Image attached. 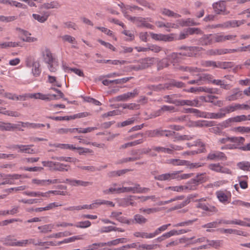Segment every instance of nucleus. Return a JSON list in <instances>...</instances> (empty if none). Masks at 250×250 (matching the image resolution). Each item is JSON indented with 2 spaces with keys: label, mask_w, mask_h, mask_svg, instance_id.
<instances>
[{
  "label": "nucleus",
  "mask_w": 250,
  "mask_h": 250,
  "mask_svg": "<svg viewBox=\"0 0 250 250\" xmlns=\"http://www.w3.org/2000/svg\"><path fill=\"white\" fill-rule=\"evenodd\" d=\"M155 58L147 57L144 59H139L136 63L131 65V69L135 71H140L146 69L150 67L154 62Z\"/></svg>",
  "instance_id": "f257e3e1"
},
{
  "label": "nucleus",
  "mask_w": 250,
  "mask_h": 250,
  "mask_svg": "<svg viewBox=\"0 0 250 250\" xmlns=\"http://www.w3.org/2000/svg\"><path fill=\"white\" fill-rule=\"evenodd\" d=\"M204 173L197 174L196 177L189 181L184 186L185 189L194 190L196 189L197 187L204 181Z\"/></svg>",
  "instance_id": "f03ea898"
},
{
  "label": "nucleus",
  "mask_w": 250,
  "mask_h": 250,
  "mask_svg": "<svg viewBox=\"0 0 250 250\" xmlns=\"http://www.w3.org/2000/svg\"><path fill=\"white\" fill-rule=\"evenodd\" d=\"M214 12L217 15H227L229 13L226 8V1L220 0L212 4Z\"/></svg>",
  "instance_id": "7ed1b4c3"
},
{
  "label": "nucleus",
  "mask_w": 250,
  "mask_h": 250,
  "mask_svg": "<svg viewBox=\"0 0 250 250\" xmlns=\"http://www.w3.org/2000/svg\"><path fill=\"white\" fill-rule=\"evenodd\" d=\"M140 197L134 195H129L121 199L120 204L121 206L126 207L129 206H136V200L139 199Z\"/></svg>",
  "instance_id": "20e7f679"
},
{
  "label": "nucleus",
  "mask_w": 250,
  "mask_h": 250,
  "mask_svg": "<svg viewBox=\"0 0 250 250\" xmlns=\"http://www.w3.org/2000/svg\"><path fill=\"white\" fill-rule=\"evenodd\" d=\"M33 145H13L10 147L11 149H18V152L25 153L28 154H34L35 151L31 147L33 146Z\"/></svg>",
  "instance_id": "39448f33"
},
{
  "label": "nucleus",
  "mask_w": 250,
  "mask_h": 250,
  "mask_svg": "<svg viewBox=\"0 0 250 250\" xmlns=\"http://www.w3.org/2000/svg\"><path fill=\"white\" fill-rule=\"evenodd\" d=\"M0 130L1 131H14L16 129L19 131H23V129L20 127L19 124H12L8 122H2Z\"/></svg>",
  "instance_id": "423d86ee"
},
{
  "label": "nucleus",
  "mask_w": 250,
  "mask_h": 250,
  "mask_svg": "<svg viewBox=\"0 0 250 250\" xmlns=\"http://www.w3.org/2000/svg\"><path fill=\"white\" fill-rule=\"evenodd\" d=\"M199 48V47L196 46L189 47L188 49H187L184 52L172 53L171 57L173 59H175L178 58L180 55L191 57L193 56V53L192 51L194 50L199 51V50H198Z\"/></svg>",
  "instance_id": "0eeeda50"
},
{
  "label": "nucleus",
  "mask_w": 250,
  "mask_h": 250,
  "mask_svg": "<svg viewBox=\"0 0 250 250\" xmlns=\"http://www.w3.org/2000/svg\"><path fill=\"white\" fill-rule=\"evenodd\" d=\"M181 172V171H177L171 173H167L159 175L157 176H155L154 177V179L156 180L159 181H166L169 180L170 179H176L178 178L177 177H176V175L180 173Z\"/></svg>",
  "instance_id": "6e6552de"
},
{
  "label": "nucleus",
  "mask_w": 250,
  "mask_h": 250,
  "mask_svg": "<svg viewBox=\"0 0 250 250\" xmlns=\"http://www.w3.org/2000/svg\"><path fill=\"white\" fill-rule=\"evenodd\" d=\"M186 84L182 82L177 81L175 79H171L168 82L166 83L167 90H171L173 87L181 88L185 87Z\"/></svg>",
  "instance_id": "1a4fd4ad"
},
{
  "label": "nucleus",
  "mask_w": 250,
  "mask_h": 250,
  "mask_svg": "<svg viewBox=\"0 0 250 250\" xmlns=\"http://www.w3.org/2000/svg\"><path fill=\"white\" fill-rule=\"evenodd\" d=\"M146 20L151 22L150 18H147L146 19L142 17H138L136 19V25L139 27H145L149 29H153L154 27L153 25L149 23H147L146 22Z\"/></svg>",
  "instance_id": "9d476101"
},
{
  "label": "nucleus",
  "mask_w": 250,
  "mask_h": 250,
  "mask_svg": "<svg viewBox=\"0 0 250 250\" xmlns=\"http://www.w3.org/2000/svg\"><path fill=\"white\" fill-rule=\"evenodd\" d=\"M207 159L211 160H227V157L224 153L216 151L214 153H209L207 156Z\"/></svg>",
  "instance_id": "9b49d317"
},
{
  "label": "nucleus",
  "mask_w": 250,
  "mask_h": 250,
  "mask_svg": "<svg viewBox=\"0 0 250 250\" xmlns=\"http://www.w3.org/2000/svg\"><path fill=\"white\" fill-rule=\"evenodd\" d=\"M42 55L43 60L46 63L50 64L52 62H54L56 59L53 57L50 50L48 48L45 49L44 51L42 52Z\"/></svg>",
  "instance_id": "f8f14e48"
},
{
  "label": "nucleus",
  "mask_w": 250,
  "mask_h": 250,
  "mask_svg": "<svg viewBox=\"0 0 250 250\" xmlns=\"http://www.w3.org/2000/svg\"><path fill=\"white\" fill-rule=\"evenodd\" d=\"M225 22V26L226 28H235L239 27L240 25L244 24L246 22L245 20H242L240 21L238 20H231L227 21Z\"/></svg>",
  "instance_id": "ddd939ff"
},
{
  "label": "nucleus",
  "mask_w": 250,
  "mask_h": 250,
  "mask_svg": "<svg viewBox=\"0 0 250 250\" xmlns=\"http://www.w3.org/2000/svg\"><path fill=\"white\" fill-rule=\"evenodd\" d=\"M232 94L226 98L229 101H235L242 98L243 92L239 88H235L232 90Z\"/></svg>",
  "instance_id": "4468645a"
},
{
  "label": "nucleus",
  "mask_w": 250,
  "mask_h": 250,
  "mask_svg": "<svg viewBox=\"0 0 250 250\" xmlns=\"http://www.w3.org/2000/svg\"><path fill=\"white\" fill-rule=\"evenodd\" d=\"M212 34L204 35L199 40V44L201 45H208L212 43L211 38Z\"/></svg>",
  "instance_id": "2eb2a0df"
},
{
  "label": "nucleus",
  "mask_w": 250,
  "mask_h": 250,
  "mask_svg": "<svg viewBox=\"0 0 250 250\" xmlns=\"http://www.w3.org/2000/svg\"><path fill=\"white\" fill-rule=\"evenodd\" d=\"M165 131L158 128L154 130H148L146 132V134L149 137H162L164 136V132Z\"/></svg>",
  "instance_id": "dca6fc26"
},
{
  "label": "nucleus",
  "mask_w": 250,
  "mask_h": 250,
  "mask_svg": "<svg viewBox=\"0 0 250 250\" xmlns=\"http://www.w3.org/2000/svg\"><path fill=\"white\" fill-rule=\"evenodd\" d=\"M224 117V113L222 111L218 113H207L204 112L203 118L208 119H221Z\"/></svg>",
  "instance_id": "f3484780"
},
{
  "label": "nucleus",
  "mask_w": 250,
  "mask_h": 250,
  "mask_svg": "<svg viewBox=\"0 0 250 250\" xmlns=\"http://www.w3.org/2000/svg\"><path fill=\"white\" fill-rule=\"evenodd\" d=\"M32 67V73L33 76L35 77H39L42 72L41 64L39 61H37L35 62L34 64H33V65Z\"/></svg>",
  "instance_id": "a211bd4d"
},
{
  "label": "nucleus",
  "mask_w": 250,
  "mask_h": 250,
  "mask_svg": "<svg viewBox=\"0 0 250 250\" xmlns=\"http://www.w3.org/2000/svg\"><path fill=\"white\" fill-rule=\"evenodd\" d=\"M248 120L247 116L245 115H242L240 116H237L233 118H229L225 121V123L229 124L232 122H240L242 121H245Z\"/></svg>",
  "instance_id": "6ab92c4d"
},
{
  "label": "nucleus",
  "mask_w": 250,
  "mask_h": 250,
  "mask_svg": "<svg viewBox=\"0 0 250 250\" xmlns=\"http://www.w3.org/2000/svg\"><path fill=\"white\" fill-rule=\"evenodd\" d=\"M226 51L224 49H209L207 51L206 54L210 56L220 55L226 54Z\"/></svg>",
  "instance_id": "aec40b11"
},
{
  "label": "nucleus",
  "mask_w": 250,
  "mask_h": 250,
  "mask_svg": "<svg viewBox=\"0 0 250 250\" xmlns=\"http://www.w3.org/2000/svg\"><path fill=\"white\" fill-rule=\"evenodd\" d=\"M161 11L162 14L169 17H175L176 18L181 17L180 15L174 13L172 11L167 8H162L161 9Z\"/></svg>",
  "instance_id": "412c9836"
},
{
  "label": "nucleus",
  "mask_w": 250,
  "mask_h": 250,
  "mask_svg": "<svg viewBox=\"0 0 250 250\" xmlns=\"http://www.w3.org/2000/svg\"><path fill=\"white\" fill-rule=\"evenodd\" d=\"M147 221V220L142 215L137 214L134 216V219L131 220V223H134L135 222L136 223L139 224H143L146 223Z\"/></svg>",
  "instance_id": "4be33fe9"
},
{
  "label": "nucleus",
  "mask_w": 250,
  "mask_h": 250,
  "mask_svg": "<svg viewBox=\"0 0 250 250\" xmlns=\"http://www.w3.org/2000/svg\"><path fill=\"white\" fill-rule=\"evenodd\" d=\"M168 163L171 164L174 166H187V164H188V161L177 159H171L168 160Z\"/></svg>",
  "instance_id": "5701e85b"
},
{
  "label": "nucleus",
  "mask_w": 250,
  "mask_h": 250,
  "mask_svg": "<svg viewBox=\"0 0 250 250\" xmlns=\"http://www.w3.org/2000/svg\"><path fill=\"white\" fill-rule=\"evenodd\" d=\"M216 195L219 201L225 204L228 200V196L222 190L217 191L216 192Z\"/></svg>",
  "instance_id": "b1692460"
},
{
  "label": "nucleus",
  "mask_w": 250,
  "mask_h": 250,
  "mask_svg": "<svg viewBox=\"0 0 250 250\" xmlns=\"http://www.w3.org/2000/svg\"><path fill=\"white\" fill-rule=\"evenodd\" d=\"M185 113H193L198 117L203 118L204 116V112H202L197 109L188 108L185 109Z\"/></svg>",
  "instance_id": "393cba45"
},
{
  "label": "nucleus",
  "mask_w": 250,
  "mask_h": 250,
  "mask_svg": "<svg viewBox=\"0 0 250 250\" xmlns=\"http://www.w3.org/2000/svg\"><path fill=\"white\" fill-rule=\"evenodd\" d=\"M169 62L167 59L164 58L157 62V69L159 71L163 69L165 67H167L169 66Z\"/></svg>",
  "instance_id": "a878e982"
},
{
  "label": "nucleus",
  "mask_w": 250,
  "mask_h": 250,
  "mask_svg": "<svg viewBox=\"0 0 250 250\" xmlns=\"http://www.w3.org/2000/svg\"><path fill=\"white\" fill-rule=\"evenodd\" d=\"M33 18L41 23H43L47 21L49 15L47 13L44 14L43 15H40L36 14H32Z\"/></svg>",
  "instance_id": "bb28decb"
},
{
  "label": "nucleus",
  "mask_w": 250,
  "mask_h": 250,
  "mask_svg": "<svg viewBox=\"0 0 250 250\" xmlns=\"http://www.w3.org/2000/svg\"><path fill=\"white\" fill-rule=\"evenodd\" d=\"M93 183L91 182L88 181H83L79 180H74L72 182V186H81L82 187H87L89 186H91Z\"/></svg>",
  "instance_id": "cd10ccee"
},
{
  "label": "nucleus",
  "mask_w": 250,
  "mask_h": 250,
  "mask_svg": "<svg viewBox=\"0 0 250 250\" xmlns=\"http://www.w3.org/2000/svg\"><path fill=\"white\" fill-rule=\"evenodd\" d=\"M52 158L60 161H65L73 163H76L79 161V160L77 159L70 157H53Z\"/></svg>",
  "instance_id": "c85d7f7f"
},
{
  "label": "nucleus",
  "mask_w": 250,
  "mask_h": 250,
  "mask_svg": "<svg viewBox=\"0 0 250 250\" xmlns=\"http://www.w3.org/2000/svg\"><path fill=\"white\" fill-rule=\"evenodd\" d=\"M233 66V62H217V68H220L222 69H227L229 68H231Z\"/></svg>",
  "instance_id": "c756f323"
},
{
  "label": "nucleus",
  "mask_w": 250,
  "mask_h": 250,
  "mask_svg": "<svg viewBox=\"0 0 250 250\" xmlns=\"http://www.w3.org/2000/svg\"><path fill=\"white\" fill-rule=\"evenodd\" d=\"M199 101L198 99L193 100H183V105H187L191 106L199 107L201 104L199 103Z\"/></svg>",
  "instance_id": "7c9ffc66"
},
{
  "label": "nucleus",
  "mask_w": 250,
  "mask_h": 250,
  "mask_svg": "<svg viewBox=\"0 0 250 250\" xmlns=\"http://www.w3.org/2000/svg\"><path fill=\"white\" fill-rule=\"evenodd\" d=\"M69 167V166L67 165H65L63 164L60 163L58 162H55L54 165V169L55 170L59 171H67L68 169L65 168V167Z\"/></svg>",
  "instance_id": "2f4dec72"
},
{
  "label": "nucleus",
  "mask_w": 250,
  "mask_h": 250,
  "mask_svg": "<svg viewBox=\"0 0 250 250\" xmlns=\"http://www.w3.org/2000/svg\"><path fill=\"white\" fill-rule=\"evenodd\" d=\"M231 139H234V141L231 142L234 143L235 145H237V146L239 147L238 149L240 150V148L242 146L241 145L244 144L245 139L243 137H232Z\"/></svg>",
  "instance_id": "473e14b6"
},
{
  "label": "nucleus",
  "mask_w": 250,
  "mask_h": 250,
  "mask_svg": "<svg viewBox=\"0 0 250 250\" xmlns=\"http://www.w3.org/2000/svg\"><path fill=\"white\" fill-rule=\"evenodd\" d=\"M81 239H82V238L81 236H79V235L74 236L71 237H69V238L65 239L63 241L58 242V244L61 245L62 244L70 243V242H74L77 240H81Z\"/></svg>",
  "instance_id": "72a5a7b5"
},
{
  "label": "nucleus",
  "mask_w": 250,
  "mask_h": 250,
  "mask_svg": "<svg viewBox=\"0 0 250 250\" xmlns=\"http://www.w3.org/2000/svg\"><path fill=\"white\" fill-rule=\"evenodd\" d=\"M0 242L5 246H13L14 241V239L11 238V236L9 235L5 238H1Z\"/></svg>",
  "instance_id": "f704fd0d"
},
{
  "label": "nucleus",
  "mask_w": 250,
  "mask_h": 250,
  "mask_svg": "<svg viewBox=\"0 0 250 250\" xmlns=\"http://www.w3.org/2000/svg\"><path fill=\"white\" fill-rule=\"evenodd\" d=\"M60 4L58 1H53L49 3H45L43 4L44 8L47 9L51 8H58L60 7Z\"/></svg>",
  "instance_id": "c9c22d12"
},
{
  "label": "nucleus",
  "mask_w": 250,
  "mask_h": 250,
  "mask_svg": "<svg viewBox=\"0 0 250 250\" xmlns=\"http://www.w3.org/2000/svg\"><path fill=\"white\" fill-rule=\"evenodd\" d=\"M236 110L235 106L234 105H229L226 107L221 108L219 109L220 111H222L224 113V117L227 113H229Z\"/></svg>",
  "instance_id": "e433bc0d"
},
{
  "label": "nucleus",
  "mask_w": 250,
  "mask_h": 250,
  "mask_svg": "<svg viewBox=\"0 0 250 250\" xmlns=\"http://www.w3.org/2000/svg\"><path fill=\"white\" fill-rule=\"evenodd\" d=\"M140 158V157H130L127 158H124L118 160V161L117 162V164H121L125 163H127L128 162L135 161L136 160H139Z\"/></svg>",
  "instance_id": "4c0bfd02"
},
{
  "label": "nucleus",
  "mask_w": 250,
  "mask_h": 250,
  "mask_svg": "<svg viewBox=\"0 0 250 250\" xmlns=\"http://www.w3.org/2000/svg\"><path fill=\"white\" fill-rule=\"evenodd\" d=\"M219 224H235V225H244L242 222L241 220H227L221 219L218 221Z\"/></svg>",
  "instance_id": "58836bf2"
},
{
  "label": "nucleus",
  "mask_w": 250,
  "mask_h": 250,
  "mask_svg": "<svg viewBox=\"0 0 250 250\" xmlns=\"http://www.w3.org/2000/svg\"><path fill=\"white\" fill-rule=\"evenodd\" d=\"M152 149L158 152H163L170 154L172 153V149L169 148H166L162 146H154Z\"/></svg>",
  "instance_id": "ea45409f"
},
{
  "label": "nucleus",
  "mask_w": 250,
  "mask_h": 250,
  "mask_svg": "<svg viewBox=\"0 0 250 250\" xmlns=\"http://www.w3.org/2000/svg\"><path fill=\"white\" fill-rule=\"evenodd\" d=\"M237 166L242 170L250 171V162H240L237 164Z\"/></svg>",
  "instance_id": "a19ab883"
},
{
  "label": "nucleus",
  "mask_w": 250,
  "mask_h": 250,
  "mask_svg": "<svg viewBox=\"0 0 250 250\" xmlns=\"http://www.w3.org/2000/svg\"><path fill=\"white\" fill-rule=\"evenodd\" d=\"M166 83L164 84H159L158 85H152L151 86V89L155 91H160L161 90H167V88L166 87Z\"/></svg>",
  "instance_id": "79ce46f5"
},
{
  "label": "nucleus",
  "mask_w": 250,
  "mask_h": 250,
  "mask_svg": "<svg viewBox=\"0 0 250 250\" xmlns=\"http://www.w3.org/2000/svg\"><path fill=\"white\" fill-rule=\"evenodd\" d=\"M20 46L19 42H3V49H6L9 47H16Z\"/></svg>",
  "instance_id": "37998d69"
},
{
  "label": "nucleus",
  "mask_w": 250,
  "mask_h": 250,
  "mask_svg": "<svg viewBox=\"0 0 250 250\" xmlns=\"http://www.w3.org/2000/svg\"><path fill=\"white\" fill-rule=\"evenodd\" d=\"M91 225V222L89 221H85L78 222L74 225V226L77 228L84 229L90 227Z\"/></svg>",
  "instance_id": "c03bdc74"
},
{
  "label": "nucleus",
  "mask_w": 250,
  "mask_h": 250,
  "mask_svg": "<svg viewBox=\"0 0 250 250\" xmlns=\"http://www.w3.org/2000/svg\"><path fill=\"white\" fill-rule=\"evenodd\" d=\"M26 189V186H21L16 188H10L5 189L4 190V192L7 193L9 194V193L12 192L13 191H18L20 190H24Z\"/></svg>",
  "instance_id": "a18cd8bd"
},
{
  "label": "nucleus",
  "mask_w": 250,
  "mask_h": 250,
  "mask_svg": "<svg viewBox=\"0 0 250 250\" xmlns=\"http://www.w3.org/2000/svg\"><path fill=\"white\" fill-rule=\"evenodd\" d=\"M127 100L126 93L113 98L109 100V102L126 101Z\"/></svg>",
  "instance_id": "49530a36"
},
{
  "label": "nucleus",
  "mask_w": 250,
  "mask_h": 250,
  "mask_svg": "<svg viewBox=\"0 0 250 250\" xmlns=\"http://www.w3.org/2000/svg\"><path fill=\"white\" fill-rule=\"evenodd\" d=\"M121 113L122 111L119 110H114L103 114L102 116L103 118H106L109 116L121 115Z\"/></svg>",
  "instance_id": "de8ad7c7"
},
{
  "label": "nucleus",
  "mask_w": 250,
  "mask_h": 250,
  "mask_svg": "<svg viewBox=\"0 0 250 250\" xmlns=\"http://www.w3.org/2000/svg\"><path fill=\"white\" fill-rule=\"evenodd\" d=\"M97 206H98L97 200L95 203H93L92 204H90L89 205H84L83 206H78L77 208L79 210H81V209H90L93 208H96Z\"/></svg>",
  "instance_id": "09e8293b"
},
{
  "label": "nucleus",
  "mask_w": 250,
  "mask_h": 250,
  "mask_svg": "<svg viewBox=\"0 0 250 250\" xmlns=\"http://www.w3.org/2000/svg\"><path fill=\"white\" fill-rule=\"evenodd\" d=\"M187 32L188 35H193L194 34H202V32L201 30L199 28H191L189 27L188 29H187Z\"/></svg>",
  "instance_id": "8fccbe9b"
},
{
  "label": "nucleus",
  "mask_w": 250,
  "mask_h": 250,
  "mask_svg": "<svg viewBox=\"0 0 250 250\" xmlns=\"http://www.w3.org/2000/svg\"><path fill=\"white\" fill-rule=\"evenodd\" d=\"M242 177L246 178L247 179H248V176L245 175L238 177V182L240 188L242 189H246L248 188V183L247 181L246 180H241V178Z\"/></svg>",
  "instance_id": "3c124183"
},
{
  "label": "nucleus",
  "mask_w": 250,
  "mask_h": 250,
  "mask_svg": "<svg viewBox=\"0 0 250 250\" xmlns=\"http://www.w3.org/2000/svg\"><path fill=\"white\" fill-rule=\"evenodd\" d=\"M0 113L12 117H19L21 115L20 113L17 111L10 110L0 111Z\"/></svg>",
  "instance_id": "603ef678"
},
{
  "label": "nucleus",
  "mask_w": 250,
  "mask_h": 250,
  "mask_svg": "<svg viewBox=\"0 0 250 250\" xmlns=\"http://www.w3.org/2000/svg\"><path fill=\"white\" fill-rule=\"evenodd\" d=\"M193 138V136L184 135H179L175 136L174 137L173 141H182V140H190Z\"/></svg>",
  "instance_id": "864d4df0"
},
{
  "label": "nucleus",
  "mask_w": 250,
  "mask_h": 250,
  "mask_svg": "<svg viewBox=\"0 0 250 250\" xmlns=\"http://www.w3.org/2000/svg\"><path fill=\"white\" fill-rule=\"evenodd\" d=\"M197 220V219H194L193 220H189L187 221L181 222L176 224H175L173 225V227H183L185 226H189L191 224H192L194 222H196Z\"/></svg>",
  "instance_id": "5fc2aeb1"
},
{
  "label": "nucleus",
  "mask_w": 250,
  "mask_h": 250,
  "mask_svg": "<svg viewBox=\"0 0 250 250\" xmlns=\"http://www.w3.org/2000/svg\"><path fill=\"white\" fill-rule=\"evenodd\" d=\"M52 226L51 225H45L38 227V229L41 230L42 233H47L51 231Z\"/></svg>",
  "instance_id": "6e6d98bb"
},
{
  "label": "nucleus",
  "mask_w": 250,
  "mask_h": 250,
  "mask_svg": "<svg viewBox=\"0 0 250 250\" xmlns=\"http://www.w3.org/2000/svg\"><path fill=\"white\" fill-rule=\"evenodd\" d=\"M135 121L134 118L128 119V120L125 121L120 124H118V127H124L132 124Z\"/></svg>",
  "instance_id": "4d7b16f0"
},
{
  "label": "nucleus",
  "mask_w": 250,
  "mask_h": 250,
  "mask_svg": "<svg viewBox=\"0 0 250 250\" xmlns=\"http://www.w3.org/2000/svg\"><path fill=\"white\" fill-rule=\"evenodd\" d=\"M177 94H173V95H165L164 96V98L166 99L165 102L169 103V104H173L174 101L175 100L173 99L174 97H179Z\"/></svg>",
  "instance_id": "13d9d810"
},
{
  "label": "nucleus",
  "mask_w": 250,
  "mask_h": 250,
  "mask_svg": "<svg viewBox=\"0 0 250 250\" xmlns=\"http://www.w3.org/2000/svg\"><path fill=\"white\" fill-rule=\"evenodd\" d=\"M220 165L218 164H211L208 166V168L212 171H214L217 172H219L221 168Z\"/></svg>",
  "instance_id": "bf43d9fd"
},
{
  "label": "nucleus",
  "mask_w": 250,
  "mask_h": 250,
  "mask_svg": "<svg viewBox=\"0 0 250 250\" xmlns=\"http://www.w3.org/2000/svg\"><path fill=\"white\" fill-rule=\"evenodd\" d=\"M207 242L208 243V246L214 247L216 249L220 246V241L219 240H209L207 239Z\"/></svg>",
  "instance_id": "052dcab7"
},
{
  "label": "nucleus",
  "mask_w": 250,
  "mask_h": 250,
  "mask_svg": "<svg viewBox=\"0 0 250 250\" xmlns=\"http://www.w3.org/2000/svg\"><path fill=\"white\" fill-rule=\"evenodd\" d=\"M150 35L153 39L157 41H164L165 39V35L158 34L153 33H150Z\"/></svg>",
  "instance_id": "680f3d73"
},
{
  "label": "nucleus",
  "mask_w": 250,
  "mask_h": 250,
  "mask_svg": "<svg viewBox=\"0 0 250 250\" xmlns=\"http://www.w3.org/2000/svg\"><path fill=\"white\" fill-rule=\"evenodd\" d=\"M200 79H202V81L208 80V81L212 83L213 76L209 74H200Z\"/></svg>",
  "instance_id": "e2e57ef3"
},
{
  "label": "nucleus",
  "mask_w": 250,
  "mask_h": 250,
  "mask_svg": "<svg viewBox=\"0 0 250 250\" xmlns=\"http://www.w3.org/2000/svg\"><path fill=\"white\" fill-rule=\"evenodd\" d=\"M219 224L218 223V222L217 221H213L212 222H210L207 224H206L204 225H203L202 227L203 228H215L217 227L218 225Z\"/></svg>",
  "instance_id": "0e129e2a"
},
{
  "label": "nucleus",
  "mask_w": 250,
  "mask_h": 250,
  "mask_svg": "<svg viewBox=\"0 0 250 250\" xmlns=\"http://www.w3.org/2000/svg\"><path fill=\"white\" fill-rule=\"evenodd\" d=\"M14 241L13 246L24 247L27 245V241L25 240L17 241L16 239H14Z\"/></svg>",
  "instance_id": "69168bd1"
},
{
  "label": "nucleus",
  "mask_w": 250,
  "mask_h": 250,
  "mask_svg": "<svg viewBox=\"0 0 250 250\" xmlns=\"http://www.w3.org/2000/svg\"><path fill=\"white\" fill-rule=\"evenodd\" d=\"M206 211H208V213H206V215L209 216L212 214L216 213L218 211V210L214 206H208V209Z\"/></svg>",
  "instance_id": "338daca9"
},
{
  "label": "nucleus",
  "mask_w": 250,
  "mask_h": 250,
  "mask_svg": "<svg viewBox=\"0 0 250 250\" xmlns=\"http://www.w3.org/2000/svg\"><path fill=\"white\" fill-rule=\"evenodd\" d=\"M48 67L51 72H55L56 71L57 68V67L58 66V62L54 61V62H52L50 64H48Z\"/></svg>",
  "instance_id": "774afa93"
}]
</instances>
